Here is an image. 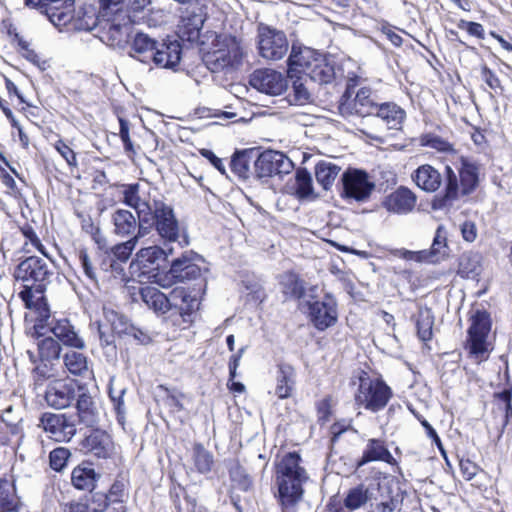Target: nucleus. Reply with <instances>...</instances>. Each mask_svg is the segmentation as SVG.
I'll return each instance as SVG.
<instances>
[{
    "label": "nucleus",
    "mask_w": 512,
    "mask_h": 512,
    "mask_svg": "<svg viewBox=\"0 0 512 512\" xmlns=\"http://www.w3.org/2000/svg\"><path fill=\"white\" fill-rule=\"evenodd\" d=\"M308 478L298 453H287L279 460L276 464L275 483L282 512H296V506L303 496V484Z\"/></svg>",
    "instance_id": "1"
},
{
    "label": "nucleus",
    "mask_w": 512,
    "mask_h": 512,
    "mask_svg": "<svg viewBox=\"0 0 512 512\" xmlns=\"http://www.w3.org/2000/svg\"><path fill=\"white\" fill-rule=\"evenodd\" d=\"M288 76L308 77L312 81L328 83L334 76L333 67L324 55L309 47L292 45L288 59Z\"/></svg>",
    "instance_id": "2"
},
{
    "label": "nucleus",
    "mask_w": 512,
    "mask_h": 512,
    "mask_svg": "<svg viewBox=\"0 0 512 512\" xmlns=\"http://www.w3.org/2000/svg\"><path fill=\"white\" fill-rule=\"evenodd\" d=\"M480 182V166L467 157H460L454 168L445 167L444 204L459 199L460 196L472 194Z\"/></svg>",
    "instance_id": "3"
},
{
    "label": "nucleus",
    "mask_w": 512,
    "mask_h": 512,
    "mask_svg": "<svg viewBox=\"0 0 512 512\" xmlns=\"http://www.w3.org/2000/svg\"><path fill=\"white\" fill-rule=\"evenodd\" d=\"M358 381L355 405L374 413L384 409L392 397L391 388L382 379L370 377L366 372H361Z\"/></svg>",
    "instance_id": "4"
},
{
    "label": "nucleus",
    "mask_w": 512,
    "mask_h": 512,
    "mask_svg": "<svg viewBox=\"0 0 512 512\" xmlns=\"http://www.w3.org/2000/svg\"><path fill=\"white\" fill-rule=\"evenodd\" d=\"M244 49L240 41L231 35H215L211 50L206 54V63L212 71L234 68L241 64Z\"/></svg>",
    "instance_id": "5"
},
{
    "label": "nucleus",
    "mask_w": 512,
    "mask_h": 512,
    "mask_svg": "<svg viewBox=\"0 0 512 512\" xmlns=\"http://www.w3.org/2000/svg\"><path fill=\"white\" fill-rule=\"evenodd\" d=\"M468 329L466 348L477 363L488 359L493 347L488 341L491 330L490 315L485 310H476L471 318Z\"/></svg>",
    "instance_id": "6"
},
{
    "label": "nucleus",
    "mask_w": 512,
    "mask_h": 512,
    "mask_svg": "<svg viewBox=\"0 0 512 512\" xmlns=\"http://www.w3.org/2000/svg\"><path fill=\"white\" fill-rule=\"evenodd\" d=\"M149 218L153 220L158 235L165 242H178L181 247L189 244L188 237L182 232L174 211L169 205L155 201Z\"/></svg>",
    "instance_id": "7"
},
{
    "label": "nucleus",
    "mask_w": 512,
    "mask_h": 512,
    "mask_svg": "<svg viewBox=\"0 0 512 512\" xmlns=\"http://www.w3.org/2000/svg\"><path fill=\"white\" fill-rule=\"evenodd\" d=\"M257 47L262 58L277 61L287 54L289 43L283 31L261 23L257 29Z\"/></svg>",
    "instance_id": "8"
},
{
    "label": "nucleus",
    "mask_w": 512,
    "mask_h": 512,
    "mask_svg": "<svg viewBox=\"0 0 512 512\" xmlns=\"http://www.w3.org/2000/svg\"><path fill=\"white\" fill-rule=\"evenodd\" d=\"M44 290L45 287L42 284H37L35 287L24 286V289L19 293V297L29 310L26 317L33 318L35 334L39 336L43 334L42 330L50 319V309L44 297Z\"/></svg>",
    "instance_id": "9"
},
{
    "label": "nucleus",
    "mask_w": 512,
    "mask_h": 512,
    "mask_svg": "<svg viewBox=\"0 0 512 512\" xmlns=\"http://www.w3.org/2000/svg\"><path fill=\"white\" fill-rule=\"evenodd\" d=\"M39 426L57 442H69L76 434V422L66 413L45 412L40 417Z\"/></svg>",
    "instance_id": "10"
},
{
    "label": "nucleus",
    "mask_w": 512,
    "mask_h": 512,
    "mask_svg": "<svg viewBox=\"0 0 512 512\" xmlns=\"http://www.w3.org/2000/svg\"><path fill=\"white\" fill-rule=\"evenodd\" d=\"M51 275L52 272L46 261L36 256H30L21 261L14 273L17 281H21L24 286L33 287L37 284H42L45 287Z\"/></svg>",
    "instance_id": "11"
},
{
    "label": "nucleus",
    "mask_w": 512,
    "mask_h": 512,
    "mask_svg": "<svg viewBox=\"0 0 512 512\" xmlns=\"http://www.w3.org/2000/svg\"><path fill=\"white\" fill-rule=\"evenodd\" d=\"M254 166L260 178L289 174L294 168L293 162L285 154L274 150L259 154Z\"/></svg>",
    "instance_id": "12"
},
{
    "label": "nucleus",
    "mask_w": 512,
    "mask_h": 512,
    "mask_svg": "<svg viewBox=\"0 0 512 512\" xmlns=\"http://www.w3.org/2000/svg\"><path fill=\"white\" fill-rule=\"evenodd\" d=\"M343 195L356 201H365L374 190L375 184L368 174L359 169H348L342 175Z\"/></svg>",
    "instance_id": "13"
},
{
    "label": "nucleus",
    "mask_w": 512,
    "mask_h": 512,
    "mask_svg": "<svg viewBox=\"0 0 512 512\" xmlns=\"http://www.w3.org/2000/svg\"><path fill=\"white\" fill-rule=\"evenodd\" d=\"M308 316L318 330H325L337 322L338 311L335 298L326 294L322 300L308 301Z\"/></svg>",
    "instance_id": "14"
},
{
    "label": "nucleus",
    "mask_w": 512,
    "mask_h": 512,
    "mask_svg": "<svg viewBox=\"0 0 512 512\" xmlns=\"http://www.w3.org/2000/svg\"><path fill=\"white\" fill-rule=\"evenodd\" d=\"M173 254V249L166 247L161 248L157 245L141 248L135 255L130 264V269L139 275H145L150 270H156L159 263L165 260L169 255Z\"/></svg>",
    "instance_id": "15"
},
{
    "label": "nucleus",
    "mask_w": 512,
    "mask_h": 512,
    "mask_svg": "<svg viewBox=\"0 0 512 512\" xmlns=\"http://www.w3.org/2000/svg\"><path fill=\"white\" fill-rule=\"evenodd\" d=\"M78 387L73 381L55 379L47 386L45 392L46 403L55 409L67 408L76 398Z\"/></svg>",
    "instance_id": "16"
},
{
    "label": "nucleus",
    "mask_w": 512,
    "mask_h": 512,
    "mask_svg": "<svg viewBox=\"0 0 512 512\" xmlns=\"http://www.w3.org/2000/svg\"><path fill=\"white\" fill-rule=\"evenodd\" d=\"M250 85L258 91L269 95H280L287 86L283 75L271 69H260L253 72Z\"/></svg>",
    "instance_id": "17"
},
{
    "label": "nucleus",
    "mask_w": 512,
    "mask_h": 512,
    "mask_svg": "<svg viewBox=\"0 0 512 512\" xmlns=\"http://www.w3.org/2000/svg\"><path fill=\"white\" fill-rule=\"evenodd\" d=\"M49 330L63 345L76 349L85 348V341L68 319H49L42 330L43 334Z\"/></svg>",
    "instance_id": "18"
},
{
    "label": "nucleus",
    "mask_w": 512,
    "mask_h": 512,
    "mask_svg": "<svg viewBox=\"0 0 512 512\" xmlns=\"http://www.w3.org/2000/svg\"><path fill=\"white\" fill-rule=\"evenodd\" d=\"M446 232L442 226H439L436 230L432 246L429 251H421L418 253L404 250L400 252V256L416 261H427L430 263H436L444 259L447 255V243H446Z\"/></svg>",
    "instance_id": "19"
},
{
    "label": "nucleus",
    "mask_w": 512,
    "mask_h": 512,
    "mask_svg": "<svg viewBox=\"0 0 512 512\" xmlns=\"http://www.w3.org/2000/svg\"><path fill=\"white\" fill-rule=\"evenodd\" d=\"M104 37L113 47H121L129 41L132 32L130 18L124 12H118L116 17L104 26Z\"/></svg>",
    "instance_id": "20"
},
{
    "label": "nucleus",
    "mask_w": 512,
    "mask_h": 512,
    "mask_svg": "<svg viewBox=\"0 0 512 512\" xmlns=\"http://www.w3.org/2000/svg\"><path fill=\"white\" fill-rule=\"evenodd\" d=\"M416 201V195L409 188L400 186L384 198L382 205L390 213L405 215L414 209Z\"/></svg>",
    "instance_id": "21"
},
{
    "label": "nucleus",
    "mask_w": 512,
    "mask_h": 512,
    "mask_svg": "<svg viewBox=\"0 0 512 512\" xmlns=\"http://www.w3.org/2000/svg\"><path fill=\"white\" fill-rule=\"evenodd\" d=\"M372 91L370 88H360L353 100L349 102L347 99L340 103L339 110L342 115L357 114L360 116L373 115L376 107L378 106L371 98Z\"/></svg>",
    "instance_id": "22"
},
{
    "label": "nucleus",
    "mask_w": 512,
    "mask_h": 512,
    "mask_svg": "<svg viewBox=\"0 0 512 512\" xmlns=\"http://www.w3.org/2000/svg\"><path fill=\"white\" fill-rule=\"evenodd\" d=\"M198 259V255L192 252H185L181 257L172 262L169 274L178 282L198 278L201 274V269L197 264Z\"/></svg>",
    "instance_id": "23"
},
{
    "label": "nucleus",
    "mask_w": 512,
    "mask_h": 512,
    "mask_svg": "<svg viewBox=\"0 0 512 512\" xmlns=\"http://www.w3.org/2000/svg\"><path fill=\"white\" fill-rule=\"evenodd\" d=\"M111 222L113 225V233L120 238H131L140 229L145 226L140 218H136L132 212L126 209H116L111 214Z\"/></svg>",
    "instance_id": "24"
},
{
    "label": "nucleus",
    "mask_w": 512,
    "mask_h": 512,
    "mask_svg": "<svg viewBox=\"0 0 512 512\" xmlns=\"http://www.w3.org/2000/svg\"><path fill=\"white\" fill-rule=\"evenodd\" d=\"M82 449L98 458H108L114 451V444L109 434L101 430L91 432L83 441Z\"/></svg>",
    "instance_id": "25"
},
{
    "label": "nucleus",
    "mask_w": 512,
    "mask_h": 512,
    "mask_svg": "<svg viewBox=\"0 0 512 512\" xmlns=\"http://www.w3.org/2000/svg\"><path fill=\"white\" fill-rule=\"evenodd\" d=\"M374 117L387 127V129H401L406 118V112L392 102L378 105L374 111Z\"/></svg>",
    "instance_id": "26"
},
{
    "label": "nucleus",
    "mask_w": 512,
    "mask_h": 512,
    "mask_svg": "<svg viewBox=\"0 0 512 512\" xmlns=\"http://www.w3.org/2000/svg\"><path fill=\"white\" fill-rule=\"evenodd\" d=\"M412 178L415 184L426 192H435L442 183V176L439 171L429 164L419 166Z\"/></svg>",
    "instance_id": "27"
},
{
    "label": "nucleus",
    "mask_w": 512,
    "mask_h": 512,
    "mask_svg": "<svg viewBox=\"0 0 512 512\" xmlns=\"http://www.w3.org/2000/svg\"><path fill=\"white\" fill-rule=\"evenodd\" d=\"M181 59V48L177 41L156 46L151 60L160 67L173 68Z\"/></svg>",
    "instance_id": "28"
},
{
    "label": "nucleus",
    "mask_w": 512,
    "mask_h": 512,
    "mask_svg": "<svg viewBox=\"0 0 512 512\" xmlns=\"http://www.w3.org/2000/svg\"><path fill=\"white\" fill-rule=\"evenodd\" d=\"M295 383V369L288 364L279 365L276 375L275 395L279 399L289 398L294 391Z\"/></svg>",
    "instance_id": "29"
},
{
    "label": "nucleus",
    "mask_w": 512,
    "mask_h": 512,
    "mask_svg": "<svg viewBox=\"0 0 512 512\" xmlns=\"http://www.w3.org/2000/svg\"><path fill=\"white\" fill-rule=\"evenodd\" d=\"M123 202L136 210L142 223H150V210L148 204L141 200L139 196V184L125 185L123 189Z\"/></svg>",
    "instance_id": "30"
},
{
    "label": "nucleus",
    "mask_w": 512,
    "mask_h": 512,
    "mask_svg": "<svg viewBox=\"0 0 512 512\" xmlns=\"http://www.w3.org/2000/svg\"><path fill=\"white\" fill-rule=\"evenodd\" d=\"M142 301L156 313L165 314L171 309L170 296L167 297L158 288L145 286L140 289Z\"/></svg>",
    "instance_id": "31"
},
{
    "label": "nucleus",
    "mask_w": 512,
    "mask_h": 512,
    "mask_svg": "<svg viewBox=\"0 0 512 512\" xmlns=\"http://www.w3.org/2000/svg\"><path fill=\"white\" fill-rule=\"evenodd\" d=\"M76 409L79 421L87 426L96 422V407L89 393L81 386L76 391Z\"/></svg>",
    "instance_id": "32"
},
{
    "label": "nucleus",
    "mask_w": 512,
    "mask_h": 512,
    "mask_svg": "<svg viewBox=\"0 0 512 512\" xmlns=\"http://www.w3.org/2000/svg\"><path fill=\"white\" fill-rule=\"evenodd\" d=\"M204 24L203 16L200 13H188L181 18L178 26L179 37L182 40L195 42L199 39Z\"/></svg>",
    "instance_id": "33"
},
{
    "label": "nucleus",
    "mask_w": 512,
    "mask_h": 512,
    "mask_svg": "<svg viewBox=\"0 0 512 512\" xmlns=\"http://www.w3.org/2000/svg\"><path fill=\"white\" fill-rule=\"evenodd\" d=\"M106 318L111 321L112 329L116 333H125L132 336L142 344H146L150 341L149 335L141 329L135 327L132 324H127L122 316H119L114 311H105Z\"/></svg>",
    "instance_id": "34"
},
{
    "label": "nucleus",
    "mask_w": 512,
    "mask_h": 512,
    "mask_svg": "<svg viewBox=\"0 0 512 512\" xmlns=\"http://www.w3.org/2000/svg\"><path fill=\"white\" fill-rule=\"evenodd\" d=\"M98 477L91 464L81 463L73 469L71 481L79 490H92Z\"/></svg>",
    "instance_id": "35"
},
{
    "label": "nucleus",
    "mask_w": 512,
    "mask_h": 512,
    "mask_svg": "<svg viewBox=\"0 0 512 512\" xmlns=\"http://www.w3.org/2000/svg\"><path fill=\"white\" fill-rule=\"evenodd\" d=\"M372 461H383L389 464L394 461L393 456L381 440L370 439L368 441L367 446L363 451L362 458L358 464L361 466Z\"/></svg>",
    "instance_id": "36"
},
{
    "label": "nucleus",
    "mask_w": 512,
    "mask_h": 512,
    "mask_svg": "<svg viewBox=\"0 0 512 512\" xmlns=\"http://www.w3.org/2000/svg\"><path fill=\"white\" fill-rule=\"evenodd\" d=\"M157 42L144 33H136L132 41L131 55L143 63H148L156 49Z\"/></svg>",
    "instance_id": "37"
},
{
    "label": "nucleus",
    "mask_w": 512,
    "mask_h": 512,
    "mask_svg": "<svg viewBox=\"0 0 512 512\" xmlns=\"http://www.w3.org/2000/svg\"><path fill=\"white\" fill-rule=\"evenodd\" d=\"M171 308H178L181 316L190 315L199 306L196 296L191 295L184 288H176L170 294Z\"/></svg>",
    "instance_id": "38"
},
{
    "label": "nucleus",
    "mask_w": 512,
    "mask_h": 512,
    "mask_svg": "<svg viewBox=\"0 0 512 512\" xmlns=\"http://www.w3.org/2000/svg\"><path fill=\"white\" fill-rule=\"evenodd\" d=\"M340 171L341 167L333 161H320L315 167L316 180L325 190H328L333 185Z\"/></svg>",
    "instance_id": "39"
},
{
    "label": "nucleus",
    "mask_w": 512,
    "mask_h": 512,
    "mask_svg": "<svg viewBox=\"0 0 512 512\" xmlns=\"http://www.w3.org/2000/svg\"><path fill=\"white\" fill-rule=\"evenodd\" d=\"M372 495L370 489L361 484L348 490L343 503L349 511H355L364 507L372 499Z\"/></svg>",
    "instance_id": "40"
},
{
    "label": "nucleus",
    "mask_w": 512,
    "mask_h": 512,
    "mask_svg": "<svg viewBox=\"0 0 512 512\" xmlns=\"http://www.w3.org/2000/svg\"><path fill=\"white\" fill-rule=\"evenodd\" d=\"M149 233V227L140 226L138 233H136L133 237L129 238L127 241L116 244L111 248V253L113 256L121 261L125 262L131 256L133 250L138 244V241L146 236Z\"/></svg>",
    "instance_id": "41"
},
{
    "label": "nucleus",
    "mask_w": 512,
    "mask_h": 512,
    "mask_svg": "<svg viewBox=\"0 0 512 512\" xmlns=\"http://www.w3.org/2000/svg\"><path fill=\"white\" fill-rule=\"evenodd\" d=\"M282 292L290 298L300 299L304 296L305 288L303 281L293 272H285L279 280Z\"/></svg>",
    "instance_id": "42"
},
{
    "label": "nucleus",
    "mask_w": 512,
    "mask_h": 512,
    "mask_svg": "<svg viewBox=\"0 0 512 512\" xmlns=\"http://www.w3.org/2000/svg\"><path fill=\"white\" fill-rule=\"evenodd\" d=\"M63 362L69 373L85 376L89 373L87 357L79 352L71 351L64 355Z\"/></svg>",
    "instance_id": "43"
},
{
    "label": "nucleus",
    "mask_w": 512,
    "mask_h": 512,
    "mask_svg": "<svg viewBox=\"0 0 512 512\" xmlns=\"http://www.w3.org/2000/svg\"><path fill=\"white\" fill-rule=\"evenodd\" d=\"M294 189L300 199H313L315 194L310 173L305 169L297 170L295 174Z\"/></svg>",
    "instance_id": "44"
},
{
    "label": "nucleus",
    "mask_w": 512,
    "mask_h": 512,
    "mask_svg": "<svg viewBox=\"0 0 512 512\" xmlns=\"http://www.w3.org/2000/svg\"><path fill=\"white\" fill-rule=\"evenodd\" d=\"M293 81L292 90L288 94V101L292 105H305L310 103L311 94L303 81V77H295Z\"/></svg>",
    "instance_id": "45"
},
{
    "label": "nucleus",
    "mask_w": 512,
    "mask_h": 512,
    "mask_svg": "<svg viewBox=\"0 0 512 512\" xmlns=\"http://www.w3.org/2000/svg\"><path fill=\"white\" fill-rule=\"evenodd\" d=\"M61 350L60 343L52 337H46L38 343L39 357L42 360H59Z\"/></svg>",
    "instance_id": "46"
},
{
    "label": "nucleus",
    "mask_w": 512,
    "mask_h": 512,
    "mask_svg": "<svg viewBox=\"0 0 512 512\" xmlns=\"http://www.w3.org/2000/svg\"><path fill=\"white\" fill-rule=\"evenodd\" d=\"M19 501L15 495L14 488L5 481L0 486V512L18 511Z\"/></svg>",
    "instance_id": "47"
},
{
    "label": "nucleus",
    "mask_w": 512,
    "mask_h": 512,
    "mask_svg": "<svg viewBox=\"0 0 512 512\" xmlns=\"http://www.w3.org/2000/svg\"><path fill=\"white\" fill-rule=\"evenodd\" d=\"M251 154L252 151L245 150L236 152L232 157L230 162L231 169L239 177L246 178L248 176L250 163L252 161Z\"/></svg>",
    "instance_id": "48"
},
{
    "label": "nucleus",
    "mask_w": 512,
    "mask_h": 512,
    "mask_svg": "<svg viewBox=\"0 0 512 512\" xmlns=\"http://www.w3.org/2000/svg\"><path fill=\"white\" fill-rule=\"evenodd\" d=\"M194 463L200 473H207L213 465V456L201 444L194 446Z\"/></svg>",
    "instance_id": "49"
},
{
    "label": "nucleus",
    "mask_w": 512,
    "mask_h": 512,
    "mask_svg": "<svg viewBox=\"0 0 512 512\" xmlns=\"http://www.w3.org/2000/svg\"><path fill=\"white\" fill-rule=\"evenodd\" d=\"M433 323V317L429 310L419 313L416 327L418 336L422 341H428L432 338Z\"/></svg>",
    "instance_id": "50"
},
{
    "label": "nucleus",
    "mask_w": 512,
    "mask_h": 512,
    "mask_svg": "<svg viewBox=\"0 0 512 512\" xmlns=\"http://www.w3.org/2000/svg\"><path fill=\"white\" fill-rule=\"evenodd\" d=\"M71 6L69 4L60 3L59 6L53 8H46L45 12L55 26H60L66 24L70 20L69 10Z\"/></svg>",
    "instance_id": "51"
},
{
    "label": "nucleus",
    "mask_w": 512,
    "mask_h": 512,
    "mask_svg": "<svg viewBox=\"0 0 512 512\" xmlns=\"http://www.w3.org/2000/svg\"><path fill=\"white\" fill-rule=\"evenodd\" d=\"M419 142L421 146L429 147L439 152H448L452 150V146L448 141L431 133L422 135Z\"/></svg>",
    "instance_id": "52"
},
{
    "label": "nucleus",
    "mask_w": 512,
    "mask_h": 512,
    "mask_svg": "<svg viewBox=\"0 0 512 512\" xmlns=\"http://www.w3.org/2000/svg\"><path fill=\"white\" fill-rule=\"evenodd\" d=\"M56 376V369L52 361L40 359L39 363L33 369V377L36 382H43Z\"/></svg>",
    "instance_id": "53"
},
{
    "label": "nucleus",
    "mask_w": 512,
    "mask_h": 512,
    "mask_svg": "<svg viewBox=\"0 0 512 512\" xmlns=\"http://www.w3.org/2000/svg\"><path fill=\"white\" fill-rule=\"evenodd\" d=\"M70 456L68 449L60 447L50 452V466L55 471H61L67 463Z\"/></svg>",
    "instance_id": "54"
},
{
    "label": "nucleus",
    "mask_w": 512,
    "mask_h": 512,
    "mask_svg": "<svg viewBox=\"0 0 512 512\" xmlns=\"http://www.w3.org/2000/svg\"><path fill=\"white\" fill-rule=\"evenodd\" d=\"M54 148L63 157L70 168L78 167L76 153L62 139L55 142Z\"/></svg>",
    "instance_id": "55"
},
{
    "label": "nucleus",
    "mask_w": 512,
    "mask_h": 512,
    "mask_svg": "<svg viewBox=\"0 0 512 512\" xmlns=\"http://www.w3.org/2000/svg\"><path fill=\"white\" fill-rule=\"evenodd\" d=\"M86 500L92 512H104L109 505L108 495L100 492L93 493Z\"/></svg>",
    "instance_id": "56"
},
{
    "label": "nucleus",
    "mask_w": 512,
    "mask_h": 512,
    "mask_svg": "<svg viewBox=\"0 0 512 512\" xmlns=\"http://www.w3.org/2000/svg\"><path fill=\"white\" fill-rule=\"evenodd\" d=\"M457 27L467 31L471 36L477 37L479 39L484 38V28L480 23L460 20L457 23Z\"/></svg>",
    "instance_id": "57"
},
{
    "label": "nucleus",
    "mask_w": 512,
    "mask_h": 512,
    "mask_svg": "<svg viewBox=\"0 0 512 512\" xmlns=\"http://www.w3.org/2000/svg\"><path fill=\"white\" fill-rule=\"evenodd\" d=\"M460 471L465 480H472L480 471V467L469 459H461L459 461Z\"/></svg>",
    "instance_id": "58"
},
{
    "label": "nucleus",
    "mask_w": 512,
    "mask_h": 512,
    "mask_svg": "<svg viewBox=\"0 0 512 512\" xmlns=\"http://www.w3.org/2000/svg\"><path fill=\"white\" fill-rule=\"evenodd\" d=\"M79 261L81 263L84 274L92 281L96 280V270L85 250L79 251Z\"/></svg>",
    "instance_id": "59"
},
{
    "label": "nucleus",
    "mask_w": 512,
    "mask_h": 512,
    "mask_svg": "<svg viewBox=\"0 0 512 512\" xmlns=\"http://www.w3.org/2000/svg\"><path fill=\"white\" fill-rule=\"evenodd\" d=\"M481 77L490 89L496 90L500 87V80L487 66L482 67Z\"/></svg>",
    "instance_id": "60"
},
{
    "label": "nucleus",
    "mask_w": 512,
    "mask_h": 512,
    "mask_svg": "<svg viewBox=\"0 0 512 512\" xmlns=\"http://www.w3.org/2000/svg\"><path fill=\"white\" fill-rule=\"evenodd\" d=\"M461 234L465 241L474 242L477 238V227L474 222L466 221L461 225Z\"/></svg>",
    "instance_id": "61"
},
{
    "label": "nucleus",
    "mask_w": 512,
    "mask_h": 512,
    "mask_svg": "<svg viewBox=\"0 0 512 512\" xmlns=\"http://www.w3.org/2000/svg\"><path fill=\"white\" fill-rule=\"evenodd\" d=\"M62 511L63 512H92L86 499L77 501V502L65 503L62 506Z\"/></svg>",
    "instance_id": "62"
},
{
    "label": "nucleus",
    "mask_w": 512,
    "mask_h": 512,
    "mask_svg": "<svg viewBox=\"0 0 512 512\" xmlns=\"http://www.w3.org/2000/svg\"><path fill=\"white\" fill-rule=\"evenodd\" d=\"M203 157L210 161V163L223 175L226 174V169L222 159L218 158L212 151L204 149L201 151Z\"/></svg>",
    "instance_id": "63"
},
{
    "label": "nucleus",
    "mask_w": 512,
    "mask_h": 512,
    "mask_svg": "<svg viewBox=\"0 0 512 512\" xmlns=\"http://www.w3.org/2000/svg\"><path fill=\"white\" fill-rule=\"evenodd\" d=\"M23 233L25 237L30 241V243L38 250L40 251L44 256L49 257L48 253L46 252L43 244L41 243L40 239L36 235V233L31 228H27L23 230Z\"/></svg>",
    "instance_id": "64"
}]
</instances>
